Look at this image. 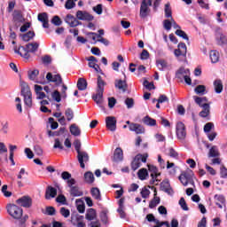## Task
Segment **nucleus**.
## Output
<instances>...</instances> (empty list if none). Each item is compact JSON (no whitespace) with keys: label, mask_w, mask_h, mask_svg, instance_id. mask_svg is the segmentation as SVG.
Masks as SVG:
<instances>
[{"label":"nucleus","mask_w":227,"mask_h":227,"mask_svg":"<svg viewBox=\"0 0 227 227\" xmlns=\"http://www.w3.org/2000/svg\"><path fill=\"white\" fill-rule=\"evenodd\" d=\"M74 146L75 152L77 153V160L80 164V167L82 169H84V168H86V163L90 162V154H88L86 151H81V146H82L81 140L75 139L74 141Z\"/></svg>","instance_id":"f03ea898"},{"label":"nucleus","mask_w":227,"mask_h":227,"mask_svg":"<svg viewBox=\"0 0 227 227\" xmlns=\"http://www.w3.org/2000/svg\"><path fill=\"white\" fill-rule=\"evenodd\" d=\"M58 196V189L52 186H48L45 192V200H51Z\"/></svg>","instance_id":"aec40b11"},{"label":"nucleus","mask_w":227,"mask_h":227,"mask_svg":"<svg viewBox=\"0 0 227 227\" xmlns=\"http://www.w3.org/2000/svg\"><path fill=\"white\" fill-rule=\"evenodd\" d=\"M140 194L144 200H146L148 196H150V190H148L146 187H144L142 191L140 192Z\"/></svg>","instance_id":"680f3d73"},{"label":"nucleus","mask_w":227,"mask_h":227,"mask_svg":"<svg viewBox=\"0 0 227 227\" xmlns=\"http://www.w3.org/2000/svg\"><path fill=\"white\" fill-rule=\"evenodd\" d=\"M7 212L13 219H21L23 214L22 208L14 204H9L7 206Z\"/></svg>","instance_id":"0eeeda50"},{"label":"nucleus","mask_w":227,"mask_h":227,"mask_svg":"<svg viewBox=\"0 0 227 227\" xmlns=\"http://www.w3.org/2000/svg\"><path fill=\"white\" fill-rule=\"evenodd\" d=\"M214 86H215V93H223V82L221 80H215L214 82Z\"/></svg>","instance_id":"c9c22d12"},{"label":"nucleus","mask_w":227,"mask_h":227,"mask_svg":"<svg viewBox=\"0 0 227 227\" xmlns=\"http://www.w3.org/2000/svg\"><path fill=\"white\" fill-rule=\"evenodd\" d=\"M142 121L145 125H147V127H155V125H157V121L149 115L144 117Z\"/></svg>","instance_id":"393cba45"},{"label":"nucleus","mask_w":227,"mask_h":227,"mask_svg":"<svg viewBox=\"0 0 227 227\" xmlns=\"http://www.w3.org/2000/svg\"><path fill=\"white\" fill-rule=\"evenodd\" d=\"M176 136L178 139H184L187 136V131H185V124L179 121L176 124Z\"/></svg>","instance_id":"ddd939ff"},{"label":"nucleus","mask_w":227,"mask_h":227,"mask_svg":"<svg viewBox=\"0 0 227 227\" xmlns=\"http://www.w3.org/2000/svg\"><path fill=\"white\" fill-rule=\"evenodd\" d=\"M137 176L139 180H146V176H148V170L146 168H141L138 170Z\"/></svg>","instance_id":"ea45409f"},{"label":"nucleus","mask_w":227,"mask_h":227,"mask_svg":"<svg viewBox=\"0 0 227 227\" xmlns=\"http://www.w3.org/2000/svg\"><path fill=\"white\" fill-rule=\"evenodd\" d=\"M76 19L78 20H86L87 22H91L95 17L86 11H77Z\"/></svg>","instance_id":"f8f14e48"},{"label":"nucleus","mask_w":227,"mask_h":227,"mask_svg":"<svg viewBox=\"0 0 227 227\" xmlns=\"http://www.w3.org/2000/svg\"><path fill=\"white\" fill-rule=\"evenodd\" d=\"M113 162H121L123 160V149L117 147L114 151V155L112 157Z\"/></svg>","instance_id":"dca6fc26"},{"label":"nucleus","mask_w":227,"mask_h":227,"mask_svg":"<svg viewBox=\"0 0 227 227\" xmlns=\"http://www.w3.org/2000/svg\"><path fill=\"white\" fill-rule=\"evenodd\" d=\"M38 47H40V43L34 42L26 44V46H20L19 49H17V46L14 47V52L16 54H19L21 56V58H24V59H29L31 58V55L29 52L32 54H35L38 51Z\"/></svg>","instance_id":"f257e3e1"},{"label":"nucleus","mask_w":227,"mask_h":227,"mask_svg":"<svg viewBox=\"0 0 227 227\" xmlns=\"http://www.w3.org/2000/svg\"><path fill=\"white\" fill-rule=\"evenodd\" d=\"M35 31H28L27 33L21 35V39L23 42H29L35 38Z\"/></svg>","instance_id":"473e14b6"},{"label":"nucleus","mask_w":227,"mask_h":227,"mask_svg":"<svg viewBox=\"0 0 227 227\" xmlns=\"http://www.w3.org/2000/svg\"><path fill=\"white\" fill-rule=\"evenodd\" d=\"M53 148H59V150H65V147L63 146V144H61V141H59V138L55 139Z\"/></svg>","instance_id":"0e129e2a"},{"label":"nucleus","mask_w":227,"mask_h":227,"mask_svg":"<svg viewBox=\"0 0 227 227\" xmlns=\"http://www.w3.org/2000/svg\"><path fill=\"white\" fill-rule=\"evenodd\" d=\"M148 159V153H138L135 156V158L133 159V160L131 161V169L133 171H137V169H139V168H141V162L146 163V160Z\"/></svg>","instance_id":"423d86ee"},{"label":"nucleus","mask_w":227,"mask_h":227,"mask_svg":"<svg viewBox=\"0 0 227 227\" xmlns=\"http://www.w3.org/2000/svg\"><path fill=\"white\" fill-rule=\"evenodd\" d=\"M194 91L197 95H205L207 93V87L205 85H198Z\"/></svg>","instance_id":"4c0bfd02"},{"label":"nucleus","mask_w":227,"mask_h":227,"mask_svg":"<svg viewBox=\"0 0 227 227\" xmlns=\"http://www.w3.org/2000/svg\"><path fill=\"white\" fill-rule=\"evenodd\" d=\"M168 157L172 159H178V152H176L173 147L168 149Z\"/></svg>","instance_id":"09e8293b"},{"label":"nucleus","mask_w":227,"mask_h":227,"mask_svg":"<svg viewBox=\"0 0 227 227\" xmlns=\"http://www.w3.org/2000/svg\"><path fill=\"white\" fill-rule=\"evenodd\" d=\"M148 169L151 173V177H158L160 176V173L159 172V168L153 165H148Z\"/></svg>","instance_id":"72a5a7b5"},{"label":"nucleus","mask_w":227,"mask_h":227,"mask_svg":"<svg viewBox=\"0 0 227 227\" xmlns=\"http://www.w3.org/2000/svg\"><path fill=\"white\" fill-rule=\"evenodd\" d=\"M193 99L195 100V104H197V106L199 107H202L205 106L206 103H204L201 99L200 97H198V96H193Z\"/></svg>","instance_id":"13d9d810"},{"label":"nucleus","mask_w":227,"mask_h":227,"mask_svg":"<svg viewBox=\"0 0 227 227\" xmlns=\"http://www.w3.org/2000/svg\"><path fill=\"white\" fill-rule=\"evenodd\" d=\"M66 10H72V8H75V2L74 0H67L65 4Z\"/></svg>","instance_id":"864d4df0"},{"label":"nucleus","mask_w":227,"mask_h":227,"mask_svg":"<svg viewBox=\"0 0 227 227\" xmlns=\"http://www.w3.org/2000/svg\"><path fill=\"white\" fill-rule=\"evenodd\" d=\"M209 57L212 63H217L219 61V51L215 50L211 51Z\"/></svg>","instance_id":"e433bc0d"},{"label":"nucleus","mask_w":227,"mask_h":227,"mask_svg":"<svg viewBox=\"0 0 227 227\" xmlns=\"http://www.w3.org/2000/svg\"><path fill=\"white\" fill-rule=\"evenodd\" d=\"M160 203V197H154L149 203V208H155Z\"/></svg>","instance_id":"c03bdc74"},{"label":"nucleus","mask_w":227,"mask_h":227,"mask_svg":"<svg viewBox=\"0 0 227 227\" xmlns=\"http://www.w3.org/2000/svg\"><path fill=\"white\" fill-rule=\"evenodd\" d=\"M12 22L15 24H23V22H26V19H24V15H22V11L14 10L12 13Z\"/></svg>","instance_id":"4468645a"},{"label":"nucleus","mask_w":227,"mask_h":227,"mask_svg":"<svg viewBox=\"0 0 227 227\" xmlns=\"http://www.w3.org/2000/svg\"><path fill=\"white\" fill-rule=\"evenodd\" d=\"M51 98L53 100H55V102H61V93H59V90H54L51 93Z\"/></svg>","instance_id":"49530a36"},{"label":"nucleus","mask_w":227,"mask_h":227,"mask_svg":"<svg viewBox=\"0 0 227 227\" xmlns=\"http://www.w3.org/2000/svg\"><path fill=\"white\" fill-rule=\"evenodd\" d=\"M165 17L166 19H173V12L171 11V5H169V4H165Z\"/></svg>","instance_id":"a19ab883"},{"label":"nucleus","mask_w":227,"mask_h":227,"mask_svg":"<svg viewBox=\"0 0 227 227\" xmlns=\"http://www.w3.org/2000/svg\"><path fill=\"white\" fill-rule=\"evenodd\" d=\"M18 205L24 207L25 208H31L33 205V200L29 196H23L16 200Z\"/></svg>","instance_id":"9b49d317"},{"label":"nucleus","mask_w":227,"mask_h":227,"mask_svg":"<svg viewBox=\"0 0 227 227\" xmlns=\"http://www.w3.org/2000/svg\"><path fill=\"white\" fill-rule=\"evenodd\" d=\"M39 74H40V71L38 69H34L33 71H28L27 72L28 79H30V81H35L36 79V77H38Z\"/></svg>","instance_id":"79ce46f5"},{"label":"nucleus","mask_w":227,"mask_h":227,"mask_svg":"<svg viewBox=\"0 0 227 227\" xmlns=\"http://www.w3.org/2000/svg\"><path fill=\"white\" fill-rule=\"evenodd\" d=\"M129 129L131 132H135V134H145V127L138 123L132 122L129 124Z\"/></svg>","instance_id":"f3484780"},{"label":"nucleus","mask_w":227,"mask_h":227,"mask_svg":"<svg viewBox=\"0 0 227 227\" xmlns=\"http://www.w3.org/2000/svg\"><path fill=\"white\" fill-rule=\"evenodd\" d=\"M115 88H118V90H121V91L125 93V91H127V89L129 88V85L127 84V81L125 80H116Z\"/></svg>","instance_id":"5701e85b"},{"label":"nucleus","mask_w":227,"mask_h":227,"mask_svg":"<svg viewBox=\"0 0 227 227\" xmlns=\"http://www.w3.org/2000/svg\"><path fill=\"white\" fill-rule=\"evenodd\" d=\"M45 214L47 215H56V208L54 207H47Z\"/></svg>","instance_id":"e2e57ef3"},{"label":"nucleus","mask_w":227,"mask_h":227,"mask_svg":"<svg viewBox=\"0 0 227 227\" xmlns=\"http://www.w3.org/2000/svg\"><path fill=\"white\" fill-rule=\"evenodd\" d=\"M146 221H148V223H155L156 225L153 226V227H162L163 223L162 222L159 221V219L155 218V215H153V214H148L145 216Z\"/></svg>","instance_id":"412c9836"},{"label":"nucleus","mask_w":227,"mask_h":227,"mask_svg":"<svg viewBox=\"0 0 227 227\" xmlns=\"http://www.w3.org/2000/svg\"><path fill=\"white\" fill-rule=\"evenodd\" d=\"M124 104L127 106L128 109H132V107H134V98H127Z\"/></svg>","instance_id":"8fccbe9b"},{"label":"nucleus","mask_w":227,"mask_h":227,"mask_svg":"<svg viewBox=\"0 0 227 227\" xmlns=\"http://www.w3.org/2000/svg\"><path fill=\"white\" fill-rule=\"evenodd\" d=\"M116 117L107 116L106 118V129H108V130H110L111 132H114L116 130Z\"/></svg>","instance_id":"2eb2a0df"},{"label":"nucleus","mask_w":227,"mask_h":227,"mask_svg":"<svg viewBox=\"0 0 227 227\" xmlns=\"http://www.w3.org/2000/svg\"><path fill=\"white\" fill-rule=\"evenodd\" d=\"M85 218L87 221H94V219H97V210L94 208H89L85 215Z\"/></svg>","instance_id":"bb28decb"},{"label":"nucleus","mask_w":227,"mask_h":227,"mask_svg":"<svg viewBox=\"0 0 227 227\" xmlns=\"http://www.w3.org/2000/svg\"><path fill=\"white\" fill-rule=\"evenodd\" d=\"M219 155H221V153H219V149L217 148V146L213 145L210 149H209V153L207 154V156L210 158H215V157H219Z\"/></svg>","instance_id":"2f4dec72"},{"label":"nucleus","mask_w":227,"mask_h":227,"mask_svg":"<svg viewBox=\"0 0 227 227\" xmlns=\"http://www.w3.org/2000/svg\"><path fill=\"white\" fill-rule=\"evenodd\" d=\"M65 23L68 24L70 27H77V26H82V22L77 20L72 14H67L64 19Z\"/></svg>","instance_id":"9d476101"},{"label":"nucleus","mask_w":227,"mask_h":227,"mask_svg":"<svg viewBox=\"0 0 227 227\" xmlns=\"http://www.w3.org/2000/svg\"><path fill=\"white\" fill-rule=\"evenodd\" d=\"M163 27L167 31H170V29L172 27V21H171V20H163Z\"/></svg>","instance_id":"5fc2aeb1"},{"label":"nucleus","mask_w":227,"mask_h":227,"mask_svg":"<svg viewBox=\"0 0 227 227\" xmlns=\"http://www.w3.org/2000/svg\"><path fill=\"white\" fill-rule=\"evenodd\" d=\"M176 58H187V45L185 43H179L177 49L174 51Z\"/></svg>","instance_id":"6e6552de"},{"label":"nucleus","mask_w":227,"mask_h":227,"mask_svg":"<svg viewBox=\"0 0 227 227\" xmlns=\"http://www.w3.org/2000/svg\"><path fill=\"white\" fill-rule=\"evenodd\" d=\"M175 33H176V36H180V38L189 41V36H187V34L184 30L179 28V29L176 30Z\"/></svg>","instance_id":"a18cd8bd"},{"label":"nucleus","mask_w":227,"mask_h":227,"mask_svg":"<svg viewBox=\"0 0 227 227\" xmlns=\"http://www.w3.org/2000/svg\"><path fill=\"white\" fill-rule=\"evenodd\" d=\"M49 123H51V130H56V129H58V127H59V124H58L57 121H54V118H52V117L49 118Z\"/></svg>","instance_id":"4d7b16f0"},{"label":"nucleus","mask_w":227,"mask_h":227,"mask_svg":"<svg viewBox=\"0 0 227 227\" xmlns=\"http://www.w3.org/2000/svg\"><path fill=\"white\" fill-rule=\"evenodd\" d=\"M90 194L97 201H102V195L100 194V189L94 187L90 190Z\"/></svg>","instance_id":"cd10ccee"},{"label":"nucleus","mask_w":227,"mask_h":227,"mask_svg":"<svg viewBox=\"0 0 227 227\" xmlns=\"http://www.w3.org/2000/svg\"><path fill=\"white\" fill-rule=\"evenodd\" d=\"M65 116L67 121H72V120H74V110H72V108L66 109Z\"/></svg>","instance_id":"37998d69"},{"label":"nucleus","mask_w":227,"mask_h":227,"mask_svg":"<svg viewBox=\"0 0 227 227\" xmlns=\"http://www.w3.org/2000/svg\"><path fill=\"white\" fill-rule=\"evenodd\" d=\"M46 79L48 82H54L55 86H61L63 84V78L61 74H52V73H47Z\"/></svg>","instance_id":"1a4fd4ad"},{"label":"nucleus","mask_w":227,"mask_h":227,"mask_svg":"<svg viewBox=\"0 0 227 227\" xmlns=\"http://www.w3.org/2000/svg\"><path fill=\"white\" fill-rule=\"evenodd\" d=\"M156 65H157L159 70H160V71L166 70V68H168V62L164 59L157 60Z\"/></svg>","instance_id":"58836bf2"},{"label":"nucleus","mask_w":227,"mask_h":227,"mask_svg":"<svg viewBox=\"0 0 227 227\" xmlns=\"http://www.w3.org/2000/svg\"><path fill=\"white\" fill-rule=\"evenodd\" d=\"M66 131H67V128L65 127L59 128L58 131L48 130V136L50 137H59V136H62V134Z\"/></svg>","instance_id":"7c9ffc66"},{"label":"nucleus","mask_w":227,"mask_h":227,"mask_svg":"<svg viewBox=\"0 0 227 227\" xmlns=\"http://www.w3.org/2000/svg\"><path fill=\"white\" fill-rule=\"evenodd\" d=\"M179 205H180L181 208H183L184 210H185V211L189 210V207H187V202H185V199L184 197H182L179 200Z\"/></svg>","instance_id":"052dcab7"},{"label":"nucleus","mask_w":227,"mask_h":227,"mask_svg":"<svg viewBox=\"0 0 227 227\" xmlns=\"http://www.w3.org/2000/svg\"><path fill=\"white\" fill-rule=\"evenodd\" d=\"M160 191L163 192H167V194H174L173 188H171V184H169V181H162L160 184Z\"/></svg>","instance_id":"6ab92c4d"},{"label":"nucleus","mask_w":227,"mask_h":227,"mask_svg":"<svg viewBox=\"0 0 227 227\" xmlns=\"http://www.w3.org/2000/svg\"><path fill=\"white\" fill-rule=\"evenodd\" d=\"M185 75H191V70L185 69V67H181L176 72V77L177 79L182 80L185 77Z\"/></svg>","instance_id":"b1692460"},{"label":"nucleus","mask_w":227,"mask_h":227,"mask_svg":"<svg viewBox=\"0 0 227 227\" xmlns=\"http://www.w3.org/2000/svg\"><path fill=\"white\" fill-rule=\"evenodd\" d=\"M202 109L203 110L199 114L200 118H207V116H210V104L205 103Z\"/></svg>","instance_id":"4be33fe9"},{"label":"nucleus","mask_w":227,"mask_h":227,"mask_svg":"<svg viewBox=\"0 0 227 227\" xmlns=\"http://www.w3.org/2000/svg\"><path fill=\"white\" fill-rule=\"evenodd\" d=\"M220 176L221 178H227V168L224 165L220 167Z\"/></svg>","instance_id":"bf43d9fd"},{"label":"nucleus","mask_w":227,"mask_h":227,"mask_svg":"<svg viewBox=\"0 0 227 227\" xmlns=\"http://www.w3.org/2000/svg\"><path fill=\"white\" fill-rule=\"evenodd\" d=\"M70 194L74 198H78L80 196H82L83 192L78 186H73L70 188Z\"/></svg>","instance_id":"c756f323"},{"label":"nucleus","mask_w":227,"mask_h":227,"mask_svg":"<svg viewBox=\"0 0 227 227\" xmlns=\"http://www.w3.org/2000/svg\"><path fill=\"white\" fill-rule=\"evenodd\" d=\"M56 202L60 203V205H67V197L63 194H59L56 198Z\"/></svg>","instance_id":"de8ad7c7"},{"label":"nucleus","mask_w":227,"mask_h":227,"mask_svg":"<svg viewBox=\"0 0 227 227\" xmlns=\"http://www.w3.org/2000/svg\"><path fill=\"white\" fill-rule=\"evenodd\" d=\"M106 86V82L102 80V76H98V87L97 93L92 95V100L96 102L98 106H102L104 102V87Z\"/></svg>","instance_id":"7ed1b4c3"},{"label":"nucleus","mask_w":227,"mask_h":227,"mask_svg":"<svg viewBox=\"0 0 227 227\" xmlns=\"http://www.w3.org/2000/svg\"><path fill=\"white\" fill-rule=\"evenodd\" d=\"M60 214L63 215V217H70V210L67 209L66 207H61L60 208Z\"/></svg>","instance_id":"69168bd1"},{"label":"nucleus","mask_w":227,"mask_h":227,"mask_svg":"<svg viewBox=\"0 0 227 227\" xmlns=\"http://www.w3.org/2000/svg\"><path fill=\"white\" fill-rule=\"evenodd\" d=\"M84 180L86 184H93L95 182V176L91 171H88L84 174Z\"/></svg>","instance_id":"f704fd0d"},{"label":"nucleus","mask_w":227,"mask_h":227,"mask_svg":"<svg viewBox=\"0 0 227 227\" xmlns=\"http://www.w3.org/2000/svg\"><path fill=\"white\" fill-rule=\"evenodd\" d=\"M69 132H71L72 136H74L75 137L81 136V129L75 123L70 125Z\"/></svg>","instance_id":"a878e982"},{"label":"nucleus","mask_w":227,"mask_h":227,"mask_svg":"<svg viewBox=\"0 0 227 227\" xmlns=\"http://www.w3.org/2000/svg\"><path fill=\"white\" fill-rule=\"evenodd\" d=\"M51 24H53L54 26H61V24H63V21H61V18H59V16H54L51 19Z\"/></svg>","instance_id":"603ef678"},{"label":"nucleus","mask_w":227,"mask_h":227,"mask_svg":"<svg viewBox=\"0 0 227 227\" xmlns=\"http://www.w3.org/2000/svg\"><path fill=\"white\" fill-rule=\"evenodd\" d=\"M143 86H145V88H146V90H155V85L153 84V82H148V80H145L143 82Z\"/></svg>","instance_id":"3c124183"},{"label":"nucleus","mask_w":227,"mask_h":227,"mask_svg":"<svg viewBox=\"0 0 227 227\" xmlns=\"http://www.w3.org/2000/svg\"><path fill=\"white\" fill-rule=\"evenodd\" d=\"M214 129V124L212 122H207L204 126V132L208 133Z\"/></svg>","instance_id":"774afa93"},{"label":"nucleus","mask_w":227,"mask_h":227,"mask_svg":"<svg viewBox=\"0 0 227 227\" xmlns=\"http://www.w3.org/2000/svg\"><path fill=\"white\" fill-rule=\"evenodd\" d=\"M178 178L184 187L189 185V184H191V185H194V172L190 168L183 171Z\"/></svg>","instance_id":"20e7f679"},{"label":"nucleus","mask_w":227,"mask_h":227,"mask_svg":"<svg viewBox=\"0 0 227 227\" xmlns=\"http://www.w3.org/2000/svg\"><path fill=\"white\" fill-rule=\"evenodd\" d=\"M226 43H227L226 35L221 34L219 40H218V44L219 45H226Z\"/></svg>","instance_id":"338daca9"},{"label":"nucleus","mask_w":227,"mask_h":227,"mask_svg":"<svg viewBox=\"0 0 227 227\" xmlns=\"http://www.w3.org/2000/svg\"><path fill=\"white\" fill-rule=\"evenodd\" d=\"M38 20L39 22H45L46 20H49V16L47 15V12L39 13Z\"/></svg>","instance_id":"6e6d98bb"},{"label":"nucleus","mask_w":227,"mask_h":227,"mask_svg":"<svg viewBox=\"0 0 227 227\" xmlns=\"http://www.w3.org/2000/svg\"><path fill=\"white\" fill-rule=\"evenodd\" d=\"M21 95L24 97L25 106L27 107L33 106V94L31 93V89H29V85L25 83V85L21 88Z\"/></svg>","instance_id":"39448f33"},{"label":"nucleus","mask_w":227,"mask_h":227,"mask_svg":"<svg viewBox=\"0 0 227 227\" xmlns=\"http://www.w3.org/2000/svg\"><path fill=\"white\" fill-rule=\"evenodd\" d=\"M77 88L80 91H84L88 88V82L84 78H79L77 82Z\"/></svg>","instance_id":"c85d7f7f"},{"label":"nucleus","mask_w":227,"mask_h":227,"mask_svg":"<svg viewBox=\"0 0 227 227\" xmlns=\"http://www.w3.org/2000/svg\"><path fill=\"white\" fill-rule=\"evenodd\" d=\"M149 13H150V8L148 7V4L146 3V0H143L140 5L141 19H146Z\"/></svg>","instance_id":"a211bd4d"}]
</instances>
